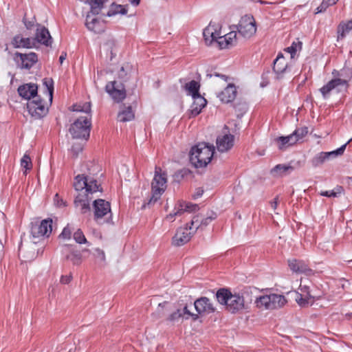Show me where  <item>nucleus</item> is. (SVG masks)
Here are the masks:
<instances>
[{"label":"nucleus","instance_id":"nucleus-33","mask_svg":"<svg viewBox=\"0 0 352 352\" xmlns=\"http://www.w3.org/2000/svg\"><path fill=\"white\" fill-rule=\"evenodd\" d=\"M107 0H87L86 3L90 6L91 13L93 15L98 14Z\"/></svg>","mask_w":352,"mask_h":352},{"label":"nucleus","instance_id":"nucleus-45","mask_svg":"<svg viewBox=\"0 0 352 352\" xmlns=\"http://www.w3.org/2000/svg\"><path fill=\"white\" fill-rule=\"evenodd\" d=\"M43 85L46 87V89L49 94L50 100L52 102L54 92V82L52 78H44Z\"/></svg>","mask_w":352,"mask_h":352},{"label":"nucleus","instance_id":"nucleus-14","mask_svg":"<svg viewBox=\"0 0 352 352\" xmlns=\"http://www.w3.org/2000/svg\"><path fill=\"white\" fill-rule=\"evenodd\" d=\"M234 136L230 133H225L217 137L216 145L217 150L221 153L230 151L234 146Z\"/></svg>","mask_w":352,"mask_h":352},{"label":"nucleus","instance_id":"nucleus-35","mask_svg":"<svg viewBox=\"0 0 352 352\" xmlns=\"http://www.w3.org/2000/svg\"><path fill=\"white\" fill-rule=\"evenodd\" d=\"M199 87L200 85L199 82L195 80H191L185 85L186 90L188 91L189 95L192 96V98L200 95L199 93Z\"/></svg>","mask_w":352,"mask_h":352},{"label":"nucleus","instance_id":"nucleus-15","mask_svg":"<svg viewBox=\"0 0 352 352\" xmlns=\"http://www.w3.org/2000/svg\"><path fill=\"white\" fill-rule=\"evenodd\" d=\"M194 306L198 314H211L214 312L215 308L210 300L206 297H201L196 300Z\"/></svg>","mask_w":352,"mask_h":352},{"label":"nucleus","instance_id":"nucleus-19","mask_svg":"<svg viewBox=\"0 0 352 352\" xmlns=\"http://www.w3.org/2000/svg\"><path fill=\"white\" fill-rule=\"evenodd\" d=\"M85 25L89 30L96 34H100L105 29V25L103 21L98 20L89 14L87 16Z\"/></svg>","mask_w":352,"mask_h":352},{"label":"nucleus","instance_id":"nucleus-10","mask_svg":"<svg viewBox=\"0 0 352 352\" xmlns=\"http://www.w3.org/2000/svg\"><path fill=\"white\" fill-rule=\"evenodd\" d=\"M351 79V76L348 78H342L340 77L335 78L329 81L326 85L320 89V91L324 98H327L329 96L331 91L333 89H337L340 91V87H344L346 89L349 87V82Z\"/></svg>","mask_w":352,"mask_h":352},{"label":"nucleus","instance_id":"nucleus-5","mask_svg":"<svg viewBox=\"0 0 352 352\" xmlns=\"http://www.w3.org/2000/svg\"><path fill=\"white\" fill-rule=\"evenodd\" d=\"M91 116L90 114L79 117L71 125L69 131L73 138L87 140L90 135Z\"/></svg>","mask_w":352,"mask_h":352},{"label":"nucleus","instance_id":"nucleus-6","mask_svg":"<svg viewBox=\"0 0 352 352\" xmlns=\"http://www.w3.org/2000/svg\"><path fill=\"white\" fill-rule=\"evenodd\" d=\"M287 302V299L283 295L274 293L261 296L255 300L256 307L265 310L280 309L283 307Z\"/></svg>","mask_w":352,"mask_h":352},{"label":"nucleus","instance_id":"nucleus-34","mask_svg":"<svg viewBox=\"0 0 352 352\" xmlns=\"http://www.w3.org/2000/svg\"><path fill=\"white\" fill-rule=\"evenodd\" d=\"M294 168L285 164H278L272 170V173L274 176L282 177L293 171Z\"/></svg>","mask_w":352,"mask_h":352},{"label":"nucleus","instance_id":"nucleus-25","mask_svg":"<svg viewBox=\"0 0 352 352\" xmlns=\"http://www.w3.org/2000/svg\"><path fill=\"white\" fill-rule=\"evenodd\" d=\"M193 102L190 106V115L193 117L199 115L202 109L204 108L207 104L206 100L201 96V95L197 96H194Z\"/></svg>","mask_w":352,"mask_h":352},{"label":"nucleus","instance_id":"nucleus-8","mask_svg":"<svg viewBox=\"0 0 352 352\" xmlns=\"http://www.w3.org/2000/svg\"><path fill=\"white\" fill-rule=\"evenodd\" d=\"M94 220L98 224L109 223L111 221V206L109 201L98 199L94 201Z\"/></svg>","mask_w":352,"mask_h":352},{"label":"nucleus","instance_id":"nucleus-54","mask_svg":"<svg viewBox=\"0 0 352 352\" xmlns=\"http://www.w3.org/2000/svg\"><path fill=\"white\" fill-rule=\"evenodd\" d=\"M212 33L213 34L211 36L210 41H215L218 43V40H219V38H221V36H220L219 32L217 31L214 28Z\"/></svg>","mask_w":352,"mask_h":352},{"label":"nucleus","instance_id":"nucleus-59","mask_svg":"<svg viewBox=\"0 0 352 352\" xmlns=\"http://www.w3.org/2000/svg\"><path fill=\"white\" fill-rule=\"evenodd\" d=\"M338 0H323L322 1L326 4L327 7L335 5Z\"/></svg>","mask_w":352,"mask_h":352},{"label":"nucleus","instance_id":"nucleus-46","mask_svg":"<svg viewBox=\"0 0 352 352\" xmlns=\"http://www.w3.org/2000/svg\"><path fill=\"white\" fill-rule=\"evenodd\" d=\"M21 166L22 168L25 169V170L24 172L25 174L26 173L27 170L32 169V164L31 159L28 155L25 154L23 155V157H22V159L21 160Z\"/></svg>","mask_w":352,"mask_h":352},{"label":"nucleus","instance_id":"nucleus-13","mask_svg":"<svg viewBox=\"0 0 352 352\" xmlns=\"http://www.w3.org/2000/svg\"><path fill=\"white\" fill-rule=\"evenodd\" d=\"M195 232L189 227L179 228L173 237L172 243L175 246H182L190 240Z\"/></svg>","mask_w":352,"mask_h":352},{"label":"nucleus","instance_id":"nucleus-44","mask_svg":"<svg viewBox=\"0 0 352 352\" xmlns=\"http://www.w3.org/2000/svg\"><path fill=\"white\" fill-rule=\"evenodd\" d=\"M73 238L77 243L86 244L89 243L85 234L80 229H78L73 234Z\"/></svg>","mask_w":352,"mask_h":352},{"label":"nucleus","instance_id":"nucleus-48","mask_svg":"<svg viewBox=\"0 0 352 352\" xmlns=\"http://www.w3.org/2000/svg\"><path fill=\"white\" fill-rule=\"evenodd\" d=\"M183 317V314L181 309H177L175 311L172 313L168 318V320L170 322L177 321L179 318Z\"/></svg>","mask_w":352,"mask_h":352},{"label":"nucleus","instance_id":"nucleus-20","mask_svg":"<svg viewBox=\"0 0 352 352\" xmlns=\"http://www.w3.org/2000/svg\"><path fill=\"white\" fill-rule=\"evenodd\" d=\"M237 39V32L231 31L219 38L218 45L221 49L230 48L236 45Z\"/></svg>","mask_w":352,"mask_h":352},{"label":"nucleus","instance_id":"nucleus-41","mask_svg":"<svg viewBox=\"0 0 352 352\" xmlns=\"http://www.w3.org/2000/svg\"><path fill=\"white\" fill-rule=\"evenodd\" d=\"M72 111L83 112V113H85L86 115L90 114L91 103L90 102H84L83 104H74L72 106Z\"/></svg>","mask_w":352,"mask_h":352},{"label":"nucleus","instance_id":"nucleus-30","mask_svg":"<svg viewBox=\"0 0 352 352\" xmlns=\"http://www.w3.org/2000/svg\"><path fill=\"white\" fill-rule=\"evenodd\" d=\"M276 142L278 144V148L285 149L289 146H293L297 143V140L293 133L287 136H280L276 139Z\"/></svg>","mask_w":352,"mask_h":352},{"label":"nucleus","instance_id":"nucleus-60","mask_svg":"<svg viewBox=\"0 0 352 352\" xmlns=\"http://www.w3.org/2000/svg\"><path fill=\"white\" fill-rule=\"evenodd\" d=\"M271 208L273 210H276L278 206V198L276 197L273 201L270 203Z\"/></svg>","mask_w":352,"mask_h":352},{"label":"nucleus","instance_id":"nucleus-43","mask_svg":"<svg viewBox=\"0 0 352 352\" xmlns=\"http://www.w3.org/2000/svg\"><path fill=\"white\" fill-rule=\"evenodd\" d=\"M93 255L100 265H104L106 264V256L102 250L95 248L93 252Z\"/></svg>","mask_w":352,"mask_h":352},{"label":"nucleus","instance_id":"nucleus-64","mask_svg":"<svg viewBox=\"0 0 352 352\" xmlns=\"http://www.w3.org/2000/svg\"><path fill=\"white\" fill-rule=\"evenodd\" d=\"M70 247L69 245H65L63 250L64 253H66L67 251H69Z\"/></svg>","mask_w":352,"mask_h":352},{"label":"nucleus","instance_id":"nucleus-57","mask_svg":"<svg viewBox=\"0 0 352 352\" xmlns=\"http://www.w3.org/2000/svg\"><path fill=\"white\" fill-rule=\"evenodd\" d=\"M309 287L306 285H300L298 289L301 292L300 294H307V292L309 294Z\"/></svg>","mask_w":352,"mask_h":352},{"label":"nucleus","instance_id":"nucleus-50","mask_svg":"<svg viewBox=\"0 0 352 352\" xmlns=\"http://www.w3.org/2000/svg\"><path fill=\"white\" fill-rule=\"evenodd\" d=\"M214 26L209 25L204 30L203 34L206 41L210 39L211 36L213 34Z\"/></svg>","mask_w":352,"mask_h":352},{"label":"nucleus","instance_id":"nucleus-32","mask_svg":"<svg viewBox=\"0 0 352 352\" xmlns=\"http://www.w3.org/2000/svg\"><path fill=\"white\" fill-rule=\"evenodd\" d=\"M128 12V6L127 5H120L113 3L111 6L110 10L107 12V15L108 16H112L116 15L118 14H120L122 15L126 14Z\"/></svg>","mask_w":352,"mask_h":352},{"label":"nucleus","instance_id":"nucleus-58","mask_svg":"<svg viewBox=\"0 0 352 352\" xmlns=\"http://www.w3.org/2000/svg\"><path fill=\"white\" fill-rule=\"evenodd\" d=\"M204 193V190L201 189V188H197L196 189V192L193 195V198L194 199H197L199 197H200Z\"/></svg>","mask_w":352,"mask_h":352},{"label":"nucleus","instance_id":"nucleus-40","mask_svg":"<svg viewBox=\"0 0 352 352\" xmlns=\"http://www.w3.org/2000/svg\"><path fill=\"white\" fill-rule=\"evenodd\" d=\"M302 48V42L297 41H294L291 46L287 47L285 50L290 54L291 58H294L296 52Z\"/></svg>","mask_w":352,"mask_h":352},{"label":"nucleus","instance_id":"nucleus-28","mask_svg":"<svg viewBox=\"0 0 352 352\" xmlns=\"http://www.w3.org/2000/svg\"><path fill=\"white\" fill-rule=\"evenodd\" d=\"M198 208L197 204L187 203L184 201L179 202L177 209V212L173 214L170 213L167 216V219L172 220L175 216L181 214L183 212H192Z\"/></svg>","mask_w":352,"mask_h":352},{"label":"nucleus","instance_id":"nucleus-3","mask_svg":"<svg viewBox=\"0 0 352 352\" xmlns=\"http://www.w3.org/2000/svg\"><path fill=\"white\" fill-rule=\"evenodd\" d=\"M214 148L206 143H199L191 148L190 161L196 168L206 166L214 155Z\"/></svg>","mask_w":352,"mask_h":352},{"label":"nucleus","instance_id":"nucleus-1","mask_svg":"<svg viewBox=\"0 0 352 352\" xmlns=\"http://www.w3.org/2000/svg\"><path fill=\"white\" fill-rule=\"evenodd\" d=\"M74 186L79 191L74 200L75 207L82 214L90 211V202L93 194L101 192L102 188L96 179L84 175L75 177Z\"/></svg>","mask_w":352,"mask_h":352},{"label":"nucleus","instance_id":"nucleus-52","mask_svg":"<svg viewBox=\"0 0 352 352\" xmlns=\"http://www.w3.org/2000/svg\"><path fill=\"white\" fill-rule=\"evenodd\" d=\"M54 204L58 207L65 206V202L59 197L58 194H56L54 198Z\"/></svg>","mask_w":352,"mask_h":352},{"label":"nucleus","instance_id":"nucleus-24","mask_svg":"<svg viewBox=\"0 0 352 352\" xmlns=\"http://www.w3.org/2000/svg\"><path fill=\"white\" fill-rule=\"evenodd\" d=\"M11 43L14 48H32L34 45V40L18 34L14 36Z\"/></svg>","mask_w":352,"mask_h":352},{"label":"nucleus","instance_id":"nucleus-4","mask_svg":"<svg viewBox=\"0 0 352 352\" xmlns=\"http://www.w3.org/2000/svg\"><path fill=\"white\" fill-rule=\"evenodd\" d=\"M167 187V174L160 167H155V174L151 182V197L148 204L156 202L164 192Z\"/></svg>","mask_w":352,"mask_h":352},{"label":"nucleus","instance_id":"nucleus-47","mask_svg":"<svg viewBox=\"0 0 352 352\" xmlns=\"http://www.w3.org/2000/svg\"><path fill=\"white\" fill-rule=\"evenodd\" d=\"M342 191V188L341 186L338 187L336 190H327L322 191L320 192L322 196L328 197H338Z\"/></svg>","mask_w":352,"mask_h":352},{"label":"nucleus","instance_id":"nucleus-17","mask_svg":"<svg viewBox=\"0 0 352 352\" xmlns=\"http://www.w3.org/2000/svg\"><path fill=\"white\" fill-rule=\"evenodd\" d=\"M38 87L34 83H28L21 85L18 88V93L23 98L31 100L37 96Z\"/></svg>","mask_w":352,"mask_h":352},{"label":"nucleus","instance_id":"nucleus-49","mask_svg":"<svg viewBox=\"0 0 352 352\" xmlns=\"http://www.w3.org/2000/svg\"><path fill=\"white\" fill-rule=\"evenodd\" d=\"M72 236V230L69 227V226H67L65 227L62 231V232L59 235V238L63 239H69Z\"/></svg>","mask_w":352,"mask_h":352},{"label":"nucleus","instance_id":"nucleus-55","mask_svg":"<svg viewBox=\"0 0 352 352\" xmlns=\"http://www.w3.org/2000/svg\"><path fill=\"white\" fill-rule=\"evenodd\" d=\"M328 7L322 1V3L316 9V14L321 13L327 10Z\"/></svg>","mask_w":352,"mask_h":352},{"label":"nucleus","instance_id":"nucleus-62","mask_svg":"<svg viewBox=\"0 0 352 352\" xmlns=\"http://www.w3.org/2000/svg\"><path fill=\"white\" fill-rule=\"evenodd\" d=\"M141 0H129V1L134 6H138Z\"/></svg>","mask_w":352,"mask_h":352},{"label":"nucleus","instance_id":"nucleus-39","mask_svg":"<svg viewBox=\"0 0 352 352\" xmlns=\"http://www.w3.org/2000/svg\"><path fill=\"white\" fill-rule=\"evenodd\" d=\"M352 141V138H351L346 143L341 146L340 148H337L335 151H329V152H325L326 155L328 158V160L336 158L338 156L342 155L346 148V145Z\"/></svg>","mask_w":352,"mask_h":352},{"label":"nucleus","instance_id":"nucleus-51","mask_svg":"<svg viewBox=\"0 0 352 352\" xmlns=\"http://www.w3.org/2000/svg\"><path fill=\"white\" fill-rule=\"evenodd\" d=\"M182 312L183 314V316H184L185 315H187V316L186 317V319H188L189 317H192L193 320H197L198 318V315L197 314H192L188 309V307L187 306H185L183 309V310H182Z\"/></svg>","mask_w":352,"mask_h":352},{"label":"nucleus","instance_id":"nucleus-37","mask_svg":"<svg viewBox=\"0 0 352 352\" xmlns=\"http://www.w3.org/2000/svg\"><path fill=\"white\" fill-rule=\"evenodd\" d=\"M311 298V296L308 292L307 294L297 292L296 301L300 307H304L309 305Z\"/></svg>","mask_w":352,"mask_h":352},{"label":"nucleus","instance_id":"nucleus-22","mask_svg":"<svg viewBox=\"0 0 352 352\" xmlns=\"http://www.w3.org/2000/svg\"><path fill=\"white\" fill-rule=\"evenodd\" d=\"M16 57H19L22 68L30 69L38 61V56L36 53L21 54L16 52Z\"/></svg>","mask_w":352,"mask_h":352},{"label":"nucleus","instance_id":"nucleus-18","mask_svg":"<svg viewBox=\"0 0 352 352\" xmlns=\"http://www.w3.org/2000/svg\"><path fill=\"white\" fill-rule=\"evenodd\" d=\"M216 218V215L214 216H209L205 218H203L200 215L194 216L190 222V226H189V229L192 230V232H196L198 229H204L206 227L209 223L212 222Z\"/></svg>","mask_w":352,"mask_h":352},{"label":"nucleus","instance_id":"nucleus-29","mask_svg":"<svg viewBox=\"0 0 352 352\" xmlns=\"http://www.w3.org/2000/svg\"><path fill=\"white\" fill-rule=\"evenodd\" d=\"M135 117L134 112L131 106L126 107L122 105L118 114V120L122 122H126L132 120Z\"/></svg>","mask_w":352,"mask_h":352},{"label":"nucleus","instance_id":"nucleus-56","mask_svg":"<svg viewBox=\"0 0 352 352\" xmlns=\"http://www.w3.org/2000/svg\"><path fill=\"white\" fill-rule=\"evenodd\" d=\"M23 23L28 30H31L34 26V21H27L25 19H23Z\"/></svg>","mask_w":352,"mask_h":352},{"label":"nucleus","instance_id":"nucleus-23","mask_svg":"<svg viewBox=\"0 0 352 352\" xmlns=\"http://www.w3.org/2000/svg\"><path fill=\"white\" fill-rule=\"evenodd\" d=\"M288 67V62L282 54H278L276 58L274 60L273 70L276 74L277 77H281L282 74L286 72Z\"/></svg>","mask_w":352,"mask_h":352},{"label":"nucleus","instance_id":"nucleus-53","mask_svg":"<svg viewBox=\"0 0 352 352\" xmlns=\"http://www.w3.org/2000/svg\"><path fill=\"white\" fill-rule=\"evenodd\" d=\"M72 279V276L71 274L62 276L60 277V283L63 284H68L70 283Z\"/></svg>","mask_w":352,"mask_h":352},{"label":"nucleus","instance_id":"nucleus-11","mask_svg":"<svg viewBox=\"0 0 352 352\" xmlns=\"http://www.w3.org/2000/svg\"><path fill=\"white\" fill-rule=\"evenodd\" d=\"M52 219H47L40 223H34L31 228V234L34 238L49 237L52 231Z\"/></svg>","mask_w":352,"mask_h":352},{"label":"nucleus","instance_id":"nucleus-61","mask_svg":"<svg viewBox=\"0 0 352 352\" xmlns=\"http://www.w3.org/2000/svg\"><path fill=\"white\" fill-rule=\"evenodd\" d=\"M66 56H67V54L66 53L63 52L61 54V55L59 57V61H60V64H62L63 63V61L65 60Z\"/></svg>","mask_w":352,"mask_h":352},{"label":"nucleus","instance_id":"nucleus-42","mask_svg":"<svg viewBox=\"0 0 352 352\" xmlns=\"http://www.w3.org/2000/svg\"><path fill=\"white\" fill-rule=\"evenodd\" d=\"M292 133L297 140V143L302 142L308 133V128L307 126L297 128Z\"/></svg>","mask_w":352,"mask_h":352},{"label":"nucleus","instance_id":"nucleus-21","mask_svg":"<svg viewBox=\"0 0 352 352\" xmlns=\"http://www.w3.org/2000/svg\"><path fill=\"white\" fill-rule=\"evenodd\" d=\"M288 265L290 270L297 274H309L311 270L309 269L308 265L302 260L292 258L288 260Z\"/></svg>","mask_w":352,"mask_h":352},{"label":"nucleus","instance_id":"nucleus-9","mask_svg":"<svg viewBox=\"0 0 352 352\" xmlns=\"http://www.w3.org/2000/svg\"><path fill=\"white\" fill-rule=\"evenodd\" d=\"M29 113L35 119L43 118L48 113V107L45 102L37 96L27 103Z\"/></svg>","mask_w":352,"mask_h":352},{"label":"nucleus","instance_id":"nucleus-27","mask_svg":"<svg viewBox=\"0 0 352 352\" xmlns=\"http://www.w3.org/2000/svg\"><path fill=\"white\" fill-rule=\"evenodd\" d=\"M100 170V167L93 161H88L83 164L81 166V171L83 172L80 175L85 177H90L93 179L94 175L98 174Z\"/></svg>","mask_w":352,"mask_h":352},{"label":"nucleus","instance_id":"nucleus-36","mask_svg":"<svg viewBox=\"0 0 352 352\" xmlns=\"http://www.w3.org/2000/svg\"><path fill=\"white\" fill-rule=\"evenodd\" d=\"M65 258L74 265H80L82 261V256L78 251H70L65 255Z\"/></svg>","mask_w":352,"mask_h":352},{"label":"nucleus","instance_id":"nucleus-26","mask_svg":"<svg viewBox=\"0 0 352 352\" xmlns=\"http://www.w3.org/2000/svg\"><path fill=\"white\" fill-rule=\"evenodd\" d=\"M236 96V88L234 85H229L219 94L220 100L226 103L232 102Z\"/></svg>","mask_w":352,"mask_h":352},{"label":"nucleus","instance_id":"nucleus-2","mask_svg":"<svg viewBox=\"0 0 352 352\" xmlns=\"http://www.w3.org/2000/svg\"><path fill=\"white\" fill-rule=\"evenodd\" d=\"M218 302L226 306L228 311L235 314L246 308L244 297L240 294H232L228 289H220L216 294Z\"/></svg>","mask_w":352,"mask_h":352},{"label":"nucleus","instance_id":"nucleus-7","mask_svg":"<svg viewBox=\"0 0 352 352\" xmlns=\"http://www.w3.org/2000/svg\"><path fill=\"white\" fill-rule=\"evenodd\" d=\"M239 36L249 40L256 35L257 25L255 19L251 14H246L241 18L236 25Z\"/></svg>","mask_w":352,"mask_h":352},{"label":"nucleus","instance_id":"nucleus-31","mask_svg":"<svg viewBox=\"0 0 352 352\" xmlns=\"http://www.w3.org/2000/svg\"><path fill=\"white\" fill-rule=\"evenodd\" d=\"M351 30L352 19L341 21L337 28L338 41L343 39Z\"/></svg>","mask_w":352,"mask_h":352},{"label":"nucleus","instance_id":"nucleus-63","mask_svg":"<svg viewBox=\"0 0 352 352\" xmlns=\"http://www.w3.org/2000/svg\"><path fill=\"white\" fill-rule=\"evenodd\" d=\"M214 76H217V77H221V78H223L226 81H227V80H228V77L226 76H225V75H222V74H219L215 73Z\"/></svg>","mask_w":352,"mask_h":352},{"label":"nucleus","instance_id":"nucleus-38","mask_svg":"<svg viewBox=\"0 0 352 352\" xmlns=\"http://www.w3.org/2000/svg\"><path fill=\"white\" fill-rule=\"evenodd\" d=\"M329 160L325 152H320L316 155L311 160V165L314 167L321 166L324 162Z\"/></svg>","mask_w":352,"mask_h":352},{"label":"nucleus","instance_id":"nucleus-16","mask_svg":"<svg viewBox=\"0 0 352 352\" xmlns=\"http://www.w3.org/2000/svg\"><path fill=\"white\" fill-rule=\"evenodd\" d=\"M34 40L47 47L51 45L52 43V38L48 30L41 24H36L35 38Z\"/></svg>","mask_w":352,"mask_h":352},{"label":"nucleus","instance_id":"nucleus-12","mask_svg":"<svg viewBox=\"0 0 352 352\" xmlns=\"http://www.w3.org/2000/svg\"><path fill=\"white\" fill-rule=\"evenodd\" d=\"M106 91L117 102H122L126 98V90L123 84L113 80L109 82L105 86Z\"/></svg>","mask_w":352,"mask_h":352}]
</instances>
